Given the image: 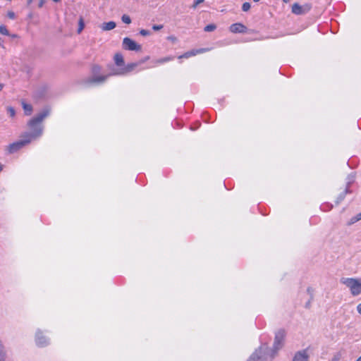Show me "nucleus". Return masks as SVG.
Masks as SVG:
<instances>
[{"mask_svg": "<svg viewBox=\"0 0 361 361\" xmlns=\"http://www.w3.org/2000/svg\"><path fill=\"white\" fill-rule=\"evenodd\" d=\"M49 114V109H44L35 117L30 120L27 123L30 132L25 133L23 137L30 139V142L42 136L43 133V126L42 122Z\"/></svg>", "mask_w": 361, "mask_h": 361, "instance_id": "obj_1", "label": "nucleus"}, {"mask_svg": "<svg viewBox=\"0 0 361 361\" xmlns=\"http://www.w3.org/2000/svg\"><path fill=\"white\" fill-rule=\"evenodd\" d=\"M285 336L286 331L284 329H279L276 332L273 349L269 348V355L271 359L275 357L277 351L283 347Z\"/></svg>", "mask_w": 361, "mask_h": 361, "instance_id": "obj_2", "label": "nucleus"}, {"mask_svg": "<svg viewBox=\"0 0 361 361\" xmlns=\"http://www.w3.org/2000/svg\"><path fill=\"white\" fill-rule=\"evenodd\" d=\"M341 283L350 288V293L353 296L361 294V281L359 279L342 278Z\"/></svg>", "mask_w": 361, "mask_h": 361, "instance_id": "obj_3", "label": "nucleus"}, {"mask_svg": "<svg viewBox=\"0 0 361 361\" xmlns=\"http://www.w3.org/2000/svg\"><path fill=\"white\" fill-rule=\"evenodd\" d=\"M269 355V347L262 344L249 357L247 361H267Z\"/></svg>", "mask_w": 361, "mask_h": 361, "instance_id": "obj_4", "label": "nucleus"}, {"mask_svg": "<svg viewBox=\"0 0 361 361\" xmlns=\"http://www.w3.org/2000/svg\"><path fill=\"white\" fill-rule=\"evenodd\" d=\"M101 71V67L98 65H94L92 68V76L87 80V82L90 84H101L104 82L106 78L112 75V73L106 75H97Z\"/></svg>", "mask_w": 361, "mask_h": 361, "instance_id": "obj_5", "label": "nucleus"}, {"mask_svg": "<svg viewBox=\"0 0 361 361\" xmlns=\"http://www.w3.org/2000/svg\"><path fill=\"white\" fill-rule=\"evenodd\" d=\"M30 142V139L29 140L27 137H23L22 140L10 144L7 147L8 152L9 154L16 153Z\"/></svg>", "mask_w": 361, "mask_h": 361, "instance_id": "obj_6", "label": "nucleus"}, {"mask_svg": "<svg viewBox=\"0 0 361 361\" xmlns=\"http://www.w3.org/2000/svg\"><path fill=\"white\" fill-rule=\"evenodd\" d=\"M123 48L126 50L139 51L142 47L129 37H125L123 40Z\"/></svg>", "mask_w": 361, "mask_h": 361, "instance_id": "obj_7", "label": "nucleus"}, {"mask_svg": "<svg viewBox=\"0 0 361 361\" xmlns=\"http://www.w3.org/2000/svg\"><path fill=\"white\" fill-rule=\"evenodd\" d=\"M312 8V6L310 4H305L302 6L298 3H295L292 6V13L295 15H303L308 13Z\"/></svg>", "mask_w": 361, "mask_h": 361, "instance_id": "obj_8", "label": "nucleus"}, {"mask_svg": "<svg viewBox=\"0 0 361 361\" xmlns=\"http://www.w3.org/2000/svg\"><path fill=\"white\" fill-rule=\"evenodd\" d=\"M310 355L308 354V348L303 349L299 351H297L292 361H309Z\"/></svg>", "mask_w": 361, "mask_h": 361, "instance_id": "obj_9", "label": "nucleus"}, {"mask_svg": "<svg viewBox=\"0 0 361 361\" xmlns=\"http://www.w3.org/2000/svg\"><path fill=\"white\" fill-rule=\"evenodd\" d=\"M35 341H36V344L39 347H44L49 343V338H47L46 336H44L42 334V332L39 330H38L36 332Z\"/></svg>", "mask_w": 361, "mask_h": 361, "instance_id": "obj_10", "label": "nucleus"}, {"mask_svg": "<svg viewBox=\"0 0 361 361\" xmlns=\"http://www.w3.org/2000/svg\"><path fill=\"white\" fill-rule=\"evenodd\" d=\"M137 65H138V63H128L125 68H123L118 71H113L111 75H124L126 73L132 71L136 66H137Z\"/></svg>", "mask_w": 361, "mask_h": 361, "instance_id": "obj_11", "label": "nucleus"}, {"mask_svg": "<svg viewBox=\"0 0 361 361\" xmlns=\"http://www.w3.org/2000/svg\"><path fill=\"white\" fill-rule=\"evenodd\" d=\"M229 30L233 33H245L247 31V27L242 23H236L232 24Z\"/></svg>", "mask_w": 361, "mask_h": 361, "instance_id": "obj_12", "label": "nucleus"}, {"mask_svg": "<svg viewBox=\"0 0 361 361\" xmlns=\"http://www.w3.org/2000/svg\"><path fill=\"white\" fill-rule=\"evenodd\" d=\"M208 50H209L208 49H200L192 50V51L185 53L183 55L180 56L179 58H189L190 56H195L197 54H201V53L205 52Z\"/></svg>", "mask_w": 361, "mask_h": 361, "instance_id": "obj_13", "label": "nucleus"}, {"mask_svg": "<svg viewBox=\"0 0 361 361\" xmlns=\"http://www.w3.org/2000/svg\"><path fill=\"white\" fill-rule=\"evenodd\" d=\"M351 192H352V190H351L350 189H349V188H348V187H346V188H345V190H344L343 192H341V193L338 196V197H337V199H336V203L338 204H339L340 202H341L344 200V198H345V195H346L347 194H349V193H351Z\"/></svg>", "mask_w": 361, "mask_h": 361, "instance_id": "obj_14", "label": "nucleus"}, {"mask_svg": "<svg viewBox=\"0 0 361 361\" xmlns=\"http://www.w3.org/2000/svg\"><path fill=\"white\" fill-rule=\"evenodd\" d=\"M116 26V24L114 21H109L107 23H104L102 25V29L103 30H111L114 28H115Z\"/></svg>", "mask_w": 361, "mask_h": 361, "instance_id": "obj_15", "label": "nucleus"}, {"mask_svg": "<svg viewBox=\"0 0 361 361\" xmlns=\"http://www.w3.org/2000/svg\"><path fill=\"white\" fill-rule=\"evenodd\" d=\"M114 62L118 66H122L124 64L123 57L121 54L117 53L115 54Z\"/></svg>", "mask_w": 361, "mask_h": 361, "instance_id": "obj_16", "label": "nucleus"}, {"mask_svg": "<svg viewBox=\"0 0 361 361\" xmlns=\"http://www.w3.org/2000/svg\"><path fill=\"white\" fill-rule=\"evenodd\" d=\"M23 108L26 115H30L32 111V107L30 104L23 102Z\"/></svg>", "mask_w": 361, "mask_h": 361, "instance_id": "obj_17", "label": "nucleus"}, {"mask_svg": "<svg viewBox=\"0 0 361 361\" xmlns=\"http://www.w3.org/2000/svg\"><path fill=\"white\" fill-rule=\"evenodd\" d=\"M216 28V25L214 24H209L206 25L204 28L205 32H212Z\"/></svg>", "mask_w": 361, "mask_h": 361, "instance_id": "obj_18", "label": "nucleus"}, {"mask_svg": "<svg viewBox=\"0 0 361 361\" xmlns=\"http://www.w3.org/2000/svg\"><path fill=\"white\" fill-rule=\"evenodd\" d=\"M0 33L3 35H9V32L5 25H0Z\"/></svg>", "mask_w": 361, "mask_h": 361, "instance_id": "obj_19", "label": "nucleus"}, {"mask_svg": "<svg viewBox=\"0 0 361 361\" xmlns=\"http://www.w3.org/2000/svg\"><path fill=\"white\" fill-rule=\"evenodd\" d=\"M355 176L353 175H350L348 177V181L346 183V187H348L350 189L351 184L354 182Z\"/></svg>", "mask_w": 361, "mask_h": 361, "instance_id": "obj_20", "label": "nucleus"}, {"mask_svg": "<svg viewBox=\"0 0 361 361\" xmlns=\"http://www.w3.org/2000/svg\"><path fill=\"white\" fill-rule=\"evenodd\" d=\"M121 20L124 23H126V24H130L131 23V19H130V16H128V15H126V14L122 16Z\"/></svg>", "mask_w": 361, "mask_h": 361, "instance_id": "obj_21", "label": "nucleus"}, {"mask_svg": "<svg viewBox=\"0 0 361 361\" xmlns=\"http://www.w3.org/2000/svg\"><path fill=\"white\" fill-rule=\"evenodd\" d=\"M251 5L249 2H245L242 6V10L245 12L248 11L250 9Z\"/></svg>", "mask_w": 361, "mask_h": 361, "instance_id": "obj_22", "label": "nucleus"}, {"mask_svg": "<svg viewBox=\"0 0 361 361\" xmlns=\"http://www.w3.org/2000/svg\"><path fill=\"white\" fill-rule=\"evenodd\" d=\"M360 220H361V219H360V218L359 217V215H358V214H357L356 216H353V217H352V218L350 219V223H349V224H355V222H357V221H360Z\"/></svg>", "mask_w": 361, "mask_h": 361, "instance_id": "obj_23", "label": "nucleus"}, {"mask_svg": "<svg viewBox=\"0 0 361 361\" xmlns=\"http://www.w3.org/2000/svg\"><path fill=\"white\" fill-rule=\"evenodd\" d=\"M204 1V0H195L192 6V8H196L197 6Z\"/></svg>", "mask_w": 361, "mask_h": 361, "instance_id": "obj_24", "label": "nucleus"}, {"mask_svg": "<svg viewBox=\"0 0 361 361\" xmlns=\"http://www.w3.org/2000/svg\"><path fill=\"white\" fill-rule=\"evenodd\" d=\"M140 34L142 36H147V35H150V31H149L147 30L142 29V30H140Z\"/></svg>", "mask_w": 361, "mask_h": 361, "instance_id": "obj_25", "label": "nucleus"}, {"mask_svg": "<svg viewBox=\"0 0 361 361\" xmlns=\"http://www.w3.org/2000/svg\"><path fill=\"white\" fill-rule=\"evenodd\" d=\"M8 112L10 114L11 116H14L16 111L15 109L13 107H8Z\"/></svg>", "mask_w": 361, "mask_h": 361, "instance_id": "obj_26", "label": "nucleus"}, {"mask_svg": "<svg viewBox=\"0 0 361 361\" xmlns=\"http://www.w3.org/2000/svg\"><path fill=\"white\" fill-rule=\"evenodd\" d=\"M163 28V25H154L152 26V29L155 31H158V30H160Z\"/></svg>", "mask_w": 361, "mask_h": 361, "instance_id": "obj_27", "label": "nucleus"}, {"mask_svg": "<svg viewBox=\"0 0 361 361\" xmlns=\"http://www.w3.org/2000/svg\"><path fill=\"white\" fill-rule=\"evenodd\" d=\"M7 16L10 19H14L16 18V14L13 11H8Z\"/></svg>", "mask_w": 361, "mask_h": 361, "instance_id": "obj_28", "label": "nucleus"}, {"mask_svg": "<svg viewBox=\"0 0 361 361\" xmlns=\"http://www.w3.org/2000/svg\"><path fill=\"white\" fill-rule=\"evenodd\" d=\"M83 27H84V24L82 23V20L80 19V25H79V28H78V32H80L82 30Z\"/></svg>", "mask_w": 361, "mask_h": 361, "instance_id": "obj_29", "label": "nucleus"}, {"mask_svg": "<svg viewBox=\"0 0 361 361\" xmlns=\"http://www.w3.org/2000/svg\"><path fill=\"white\" fill-rule=\"evenodd\" d=\"M357 311L359 314H361V302L357 305Z\"/></svg>", "mask_w": 361, "mask_h": 361, "instance_id": "obj_30", "label": "nucleus"}, {"mask_svg": "<svg viewBox=\"0 0 361 361\" xmlns=\"http://www.w3.org/2000/svg\"><path fill=\"white\" fill-rule=\"evenodd\" d=\"M44 4V0H40L39 2V4H38V6L39 8H42Z\"/></svg>", "mask_w": 361, "mask_h": 361, "instance_id": "obj_31", "label": "nucleus"}, {"mask_svg": "<svg viewBox=\"0 0 361 361\" xmlns=\"http://www.w3.org/2000/svg\"><path fill=\"white\" fill-rule=\"evenodd\" d=\"M169 60H170L169 58H164V59H161L160 62L164 63V62L169 61Z\"/></svg>", "mask_w": 361, "mask_h": 361, "instance_id": "obj_32", "label": "nucleus"}, {"mask_svg": "<svg viewBox=\"0 0 361 361\" xmlns=\"http://www.w3.org/2000/svg\"><path fill=\"white\" fill-rule=\"evenodd\" d=\"M4 85L2 83H0V91L3 89Z\"/></svg>", "mask_w": 361, "mask_h": 361, "instance_id": "obj_33", "label": "nucleus"}, {"mask_svg": "<svg viewBox=\"0 0 361 361\" xmlns=\"http://www.w3.org/2000/svg\"><path fill=\"white\" fill-rule=\"evenodd\" d=\"M33 0H27V4H30Z\"/></svg>", "mask_w": 361, "mask_h": 361, "instance_id": "obj_34", "label": "nucleus"}, {"mask_svg": "<svg viewBox=\"0 0 361 361\" xmlns=\"http://www.w3.org/2000/svg\"><path fill=\"white\" fill-rule=\"evenodd\" d=\"M3 169V165L0 163V171Z\"/></svg>", "mask_w": 361, "mask_h": 361, "instance_id": "obj_35", "label": "nucleus"}, {"mask_svg": "<svg viewBox=\"0 0 361 361\" xmlns=\"http://www.w3.org/2000/svg\"><path fill=\"white\" fill-rule=\"evenodd\" d=\"M284 3H288L290 0H282Z\"/></svg>", "mask_w": 361, "mask_h": 361, "instance_id": "obj_36", "label": "nucleus"}, {"mask_svg": "<svg viewBox=\"0 0 361 361\" xmlns=\"http://www.w3.org/2000/svg\"><path fill=\"white\" fill-rule=\"evenodd\" d=\"M355 361H361V356L359 357Z\"/></svg>", "mask_w": 361, "mask_h": 361, "instance_id": "obj_37", "label": "nucleus"}, {"mask_svg": "<svg viewBox=\"0 0 361 361\" xmlns=\"http://www.w3.org/2000/svg\"><path fill=\"white\" fill-rule=\"evenodd\" d=\"M148 59H149V56H147V58L145 60L142 61L140 63H142V62L145 61Z\"/></svg>", "mask_w": 361, "mask_h": 361, "instance_id": "obj_38", "label": "nucleus"}, {"mask_svg": "<svg viewBox=\"0 0 361 361\" xmlns=\"http://www.w3.org/2000/svg\"><path fill=\"white\" fill-rule=\"evenodd\" d=\"M309 305H310V302H308L305 305V307H309Z\"/></svg>", "mask_w": 361, "mask_h": 361, "instance_id": "obj_39", "label": "nucleus"}, {"mask_svg": "<svg viewBox=\"0 0 361 361\" xmlns=\"http://www.w3.org/2000/svg\"><path fill=\"white\" fill-rule=\"evenodd\" d=\"M358 215H359V217H360V219H361V212H360V213L358 214Z\"/></svg>", "mask_w": 361, "mask_h": 361, "instance_id": "obj_40", "label": "nucleus"}, {"mask_svg": "<svg viewBox=\"0 0 361 361\" xmlns=\"http://www.w3.org/2000/svg\"><path fill=\"white\" fill-rule=\"evenodd\" d=\"M54 2H59L60 0H53Z\"/></svg>", "mask_w": 361, "mask_h": 361, "instance_id": "obj_41", "label": "nucleus"}, {"mask_svg": "<svg viewBox=\"0 0 361 361\" xmlns=\"http://www.w3.org/2000/svg\"><path fill=\"white\" fill-rule=\"evenodd\" d=\"M255 2H257L259 1V0H253Z\"/></svg>", "mask_w": 361, "mask_h": 361, "instance_id": "obj_42", "label": "nucleus"}, {"mask_svg": "<svg viewBox=\"0 0 361 361\" xmlns=\"http://www.w3.org/2000/svg\"><path fill=\"white\" fill-rule=\"evenodd\" d=\"M332 361H337L336 359H333Z\"/></svg>", "mask_w": 361, "mask_h": 361, "instance_id": "obj_43", "label": "nucleus"}, {"mask_svg": "<svg viewBox=\"0 0 361 361\" xmlns=\"http://www.w3.org/2000/svg\"><path fill=\"white\" fill-rule=\"evenodd\" d=\"M360 279V281H361V279Z\"/></svg>", "mask_w": 361, "mask_h": 361, "instance_id": "obj_44", "label": "nucleus"}]
</instances>
